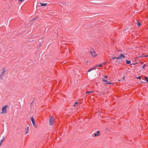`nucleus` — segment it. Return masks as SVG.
<instances>
[{"instance_id": "nucleus-1", "label": "nucleus", "mask_w": 148, "mask_h": 148, "mask_svg": "<svg viewBox=\"0 0 148 148\" xmlns=\"http://www.w3.org/2000/svg\"><path fill=\"white\" fill-rule=\"evenodd\" d=\"M8 107L7 105H5L3 106L2 108L1 112V114H5L7 112V108Z\"/></svg>"}, {"instance_id": "nucleus-2", "label": "nucleus", "mask_w": 148, "mask_h": 148, "mask_svg": "<svg viewBox=\"0 0 148 148\" xmlns=\"http://www.w3.org/2000/svg\"><path fill=\"white\" fill-rule=\"evenodd\" d=\"M124 58H125L124 56L122 54H121L118 57H112V60H114L115 59H116L118 60V59H121Z\"/></svg>"}, {"instance_id": "nucleus-3", "label": "nucleus", "mask_w": 148, "mask_h": 148, "mask_svg": "<svg viewBox=\"0 0 148 148\" xmlns=\"http://www.w3.org/2000/svg\"><path fill=\"white\" fill-rule=\"evenodd\" d=\"M90 53L92 57L95 58L97 56V55L96 52L93 50L91 51Z\"/></svg>"}, {"instance_id": "nucleus-4", "label": "nucleus", "mask_w": 148, "mask_h": 148, "mask_svg": "<svg viewBox=\"0 0 148 148\" xmlns=\"http://www.w3.org/2000/svg\"><path fill=\"white\" fill-rule=\"evenodd\" d=\"M54 123V119L52 117V116H50V118L49 119V125H53Z\"/></svg>"}, {"instance_id": "nucleus-5", "label": "nucleus", "mask_w": 148, "mask_h": 148, "mask_svg": "<svg viewBox=\"0 0 148 148\" xmlns=\"http://www.w3.org/2000/svg\"><path fill=\"white\" fill-rule=\"evenodd\" d=\"M5 71V69L4 68H3L1 70V74L0 75V78H2L4 76Z\"/></svg>"}, {"instance_id": "nucleus-6", "label": "nucleus", "mask_w": 148, "mask_h": 148, "mask_svg": "<svg viewBox=\"0 0 148 148\" xmlns=\"http://www.w3.org/2000/svg\"><path fill=\"white\" fill-rule=\"evenodd\" d=\"M31 120L34 127L36 128L37 127V126L35 123L33 117H32Z\"/></svg>"}, {"instance_id": "nucleus-7", "label": "nucleus", "mask_w": 148, "mask_h": 148, "mask_svg": "<svg viewBox=\"0 0 148 148\" xmlns=\"http://www.w3.org/2000/svg\"><path fill=\"white\" fill-rule=\"evenodd\" d=\"M102 81L103 82H106V84H111V82H109L108 80H105L104 79H102Z\"/></svg>"}, {"instance_id": "nucleus-8", "label": "nucleus", "mask_w": 148, "mask_h": 148, "mask_svg": "<svg viewBox=\"0 0 148 148\" xmlns=\"http://www.w3.org/2000/svg\"><path fill=\"white\" fill-rule=\"evenodd\" d=\"M105 64V63H102L100 64H96L95 65V67H96H96H101L103 66V64Z\"/></svg>"}, {"instance_id": "nucleus-9", "label": "nucleus", "mask_w": 148, "mask_h": 148, "mask_svg": "<svg viewBox=\"0 0 148 148\" xmlns=\"http://www.w3.org/2000/svg\"><path fill=\"white\" fill-rule=\"evenodd\" d=\"M40 5H39L40 6H44L45 7L46 6V5H47V3H40Z\"/></svg>"}, {"instance_id": "nucleus-10", "label": "nucleus", "mask_w": 148, "mask_h": 148, "mask_svg": "<svg viewBox=\"0 0 148 148\" xmlns=\"http://www.w3.org/2000/svg\"><path fill=\"white\" fill-rule=\"evenodd\" d=\"M99 132L97 131L96 133L94 134V135L95 136H99Z\"/></svg>"}, {"instance_id": "nucleus-11", "label": "nucleus", "mask_w": 148, "mask_h": 148, "mask_svg": "<svg viewBox=\"0 0 148 148\" xmlns=\"http://www.w3.org/2000/svg\"><path fill=\"white\" fill-rule=\"evenodd\" d=\"M4 140V138L3 137L0 140V146L1 145L3 141Z\"/></svg>"}, {"instance_id": "nucleus-12", "label": "nucleus", "mask_w": 148, "mask_h": 148, "mask_svg": "<svg viewBox=\"0 0 148 148\" xmlns=\"http://www.w3.org/2000/svg\"><path fill=\"white\" fill-rule=\"evenodd\" d=\"M29 127H27L25 129V134H27L28 132Z\"/></svg>"}, {"instance_id": "nucleus-13", "label": "nucleus", "mask_w": 148, "mask_h": 148, "mask_svg": "<svg viewBox=\"0 0 148 148\" xmlns=\"http://www.w3.org/2000/svg\"><path fill=\"white\" fill-rule=\"evenodd\" d=\"M96 69V67H92V68H91V69H90L89 70L88 72H90V71L93 70H94V69Z\"/></svg>"}, {"instance_id": "nucleus-14", "label": "nucleus", "mask_w": 148, "mask_h": 148, "mask_svg": "<svg viewBox=\"0 0 148 148\" xmlns=\"http://www.w3.org/2000/svg\"><path fill=\"white\" fill-rule=\"evenodd\" d=\"M126 63L127 64H130L131 63V61L130 60H126Z\"/></svg>"}, {"instance_id": "nucleus-15", "label": "nucleus", "mask_w": 148, "mask_h": 148, "mask_svg": "<svg viewBox=\"0 0 148 148\" xmlns=\"http://www.w3.org/2000/svg\"><path fill=\"white\" fill-rule=\"evenodd\" d=\"M145 80L147 82H148V78L147 77H145Z\"/></svg>"}, {"instance_id": "nucleus-16", "label": "nucleus", "mask_w": 148, "mask_h": 148, "mask_svg": "<svg viewBox=\"0 0 148 148\" xmlns=\"http://www.w3.org/2000/svg\"><path fill=\"white\" fill-rule=\"evenodd\" d=\"M18 1L19 2L21 3L22 2H23V1H24V0H18Z\"/></svg>"}, {"instance_id": "nucleus-17", "label": "nucleus", "mask_w": 148, "mask_h": 148, "mask_svg": "<svg viewBox=\"0 0 148 148\" xmlns=\"http://www.w3.org/2000/svg\"><path fill=\"white\" fill-rule=\"evenodd\" d=\"M138 21L137 25L138 26H140V23L138 22V21Z\"/></svg>"}, {"instance_id": "nucleus-18", "label": "nucleus", "mask_w": 148, "mask_h": 148, "mask_svg": "<svg viewBox=\"0 0 148 148\" xmlns=\"http://www.w3.org/2000/svg\"><path fill=\"white\" fill-rule=\"evenodd\" d=\"M135 78L137 79H141V77L140 76H138V77H135Z\"/></svg>"}, {"instance_id": "nucleus-19", "label": "nucleus", "mask_w": 148, "mask_h": 148, "mask_svg": "<svg viewBox=\"0 0 148 148\" xmlns=\"http://www.w3.org/2000/svg\"><path fill=\"white\" fill-rule=\"evenodd\" d=\"M145 66H146V65H145V64H144V65L142 67H143V69H144V68H145Z\"/></svg>"}, {"instance_id": "nucleus-20", "label": "nucleus", "mask_w": 148, "mask_h": 148, "mask_svg": "<svg viewBox=\"0 0 148 148\" xmlns=\"http://www.w3.org/2000/svg\"><path fill=\"white\" fill-rule=\"evenodd\" d=\"M147 56H148V55L145 56H140L139 57H147Z\"/></svg>"}, {"instance_id": "nucleus-21", "label": "nucleus", "mask_w": 148, "mask_h": 148, "mask_svg": "<svg viewBox=\"0 0 148 148\" xmlns=\"http://www.w3.org/2000/svg\"><path fill=\"white\" fill-rule=\"evenodd\" d=\"M77 102H75V104L73 105L74 106H75L76 104H77Z\"/></svg>"}, {"instance_id": "nucleus-22", "label": "nucleus", "mask_w": 148, "mask_h": 148, "mask_svg": "<svg viewBox=\"0 0 148 148\" xmlns=\"http://www.w3.org/2000/svg\"><path fill=\"white\" fill-rule=\"evenodd\" d=\"M104 77L106 78H107V77H108L106 75H105V76H104Z\"/></svg>"}, {"instance_id": "nucleus-23", "label": "nucleus", "mask_w": 148, "mask_h": 148, "mask_svg": "<svg viewBox=\"0 0 148 148\" xmlns=\"http://www.w3.org/2000/svg\"><path fill=\"white\" fill-rule=\"evenodd\" d=\"M90 93V91H89V92H85V93L86 94H88V93Z\"/></svg>"}, {"instance_id": "nucleus-24", "label": "nucleus", "mask_w": 148, "mask_h": 148, "mask_svg": "<svg viewBox=\"0 0 148 148\" xmlns=\"http://www.w3.org/2000/svg\"><path fill=\"white\" fill-rule=\"evenodd\" d=\"M136 64H137V63H132V64H131V65H134Z\"/></svg>"}, {"instance_id": "nucleus-25", "label": "nucleus", "mask_w": 148, "mask_h": 148, "mask_svg": "<svg viewBox=\"0 0 148 148\" xmlns=\"http://www.w3.org/2000/svg\"><path fill=\"white\" fill-rule=\"evenodd\" d=\"M124 78H125V77H123V80H125Z\"/></svg>"}, {"instance_id": "nucleus-26", "label": "nucleus", "mask_w": 148, "mask_h": 148, "mask_svg": "<svg viewBox=\"0 0 148 148\" xmlns=\"http://www.w3.org/2000/svg\"><path fill=\"white\" fill-rule=\"evenodd\" d=\"M90 92H93V91H90Z\"/></svg>"}, {"instance_id": "nucleus-27", "label": "nucleus", "mask_w": 148, "mask_h": 148, "mask_svg": "<svg viewBox=\"0 0 148 148\" xmlns=\"http://www.w3.org/2000/svg\"><path fill=\"white\" fill-rule=\"evenodd\" d=\"M142 64H143V62H142Z\"/></svg>"}]
</instances>
